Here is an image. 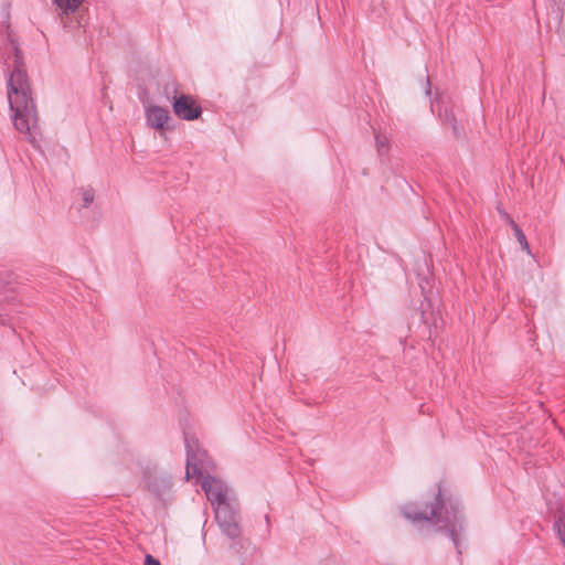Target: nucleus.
<instances>
[{
	"mask_svg": "<svg viewBox=\"0 0 565 565\" xmlns=\"http://www.w3.org/2000/svg\"><path fill=\"white\" fill-rule=\"evenodd\" d=\"M4 65L8 73V100L14 128L24 135L32 134L38 125V109L32 97L23 53L10 25L6 29Z\"/></svg>",
	"mask_w": 565,
	"mask_h": 565,
	"instance_id": "obj_1",
	"label": "nucleus"
},
{
	"mask_svg": "<svg viewBox=\"0 0 565 565\" xmlns=\"http://www.w3.org/2000/svg\"><path fill=\"white\" fill-rule=\"evenodd\" d=\"M405 519L416 522H429L437 531L445 533L459 547L460 534L463 531V515L458 502L446 501L440 488L433 502L423 510L416 503H407L401 508Z\"/></svg>",
	"mask_w": 565,
	"mask_h": 565,
	"instance_id": "obj_2",
	"label": "nucleus"
},
{
	"mask_svg": "<svg viewBox=\"0 0 565 565\" xmlns=\"http://www.w3.org/2000/svg\"><path fill=\"white\" fill-rule=\"evenodd\" d=\"M214 521L222 535L236 545L242 536L237 495L227 482L214 476Z\"/></svg>",
	"mask_w": 565,
	"mask_h": 565,
	"instance_id": "obj_3",
	"label": "nucleus"
},
{
	"mask_svg": "<svg viewBox=\"0 0 565 565\" xmlns=\"http://www.w3.org/2000/svg\"><path fill=\"white\" fill-rule=\"evenodd\" d=\"M173 111L183 120H194L202 114V108L192 96L182 94L179 97H174Z\"/></svg>",
	"mask_w": 565,
	"mask_h": 565,
	"instance_id": "obj_4",
	"label": "nucleus"
},
{
	"mask_svg": "<svg viewBox=\"0 0 565 565\" xmlns=\"http://www.w3.org/2000/svg\"><path fill=\"white\" fill-rule=\"evenodd\" d=\"M194 455L188 454L185 471L186 479H195L196 482L200 481L207 500L212 502V478L209 476L203 477L202 470L199 465L194 462Z\"/></svg>",
	"mask_w": 565,
	"mask_h": 565,
	"instance_id": "obj_5",
	"label": "nucleus"
},
{
	"mask_svg": "<svg viewBox=\"0 0 565 565\" xmlns=\"http://www.w3.org/2000/svg\"><path fill=\"white\" fill-rule=\"evenodd\" d=\"M439 118L444 126H449L456 138L463 135L462 115L455 110L454 106H445L439 109Z\"/></svg>",
	"mask_w": 565,
	"mask_h": 565,
	"instance_id": "obj_6",
	"label": "nucleus"
},
{
	"mask_svg": "<svg viewBox=\"0 0 565 565\" xmlns=\"http://www.w3.org/2000/svg\"><path fill=\"white\" fill-rule=\"evenodd\" d=\"M169 119V111L163 107L154 105L147 109V121L156 130H163Z\"/></svg>",
	"mask_w": 565,
	"mask_h": 565,
	"instance_id": "obj_7",
	"label": "nucleus"
},
{
	"mask_svg": "<svg viewBox=\"0 0 565 565\" xmlns=\"http://www.w3.org/2000/svg\"><path fill=\"white\" fill-rule=\"evenodd\" d=\"M63 13H74L84 2V0H53Z\"/></svg>",
	"mask_w": 565,
	"mask_h": 565,
	"instance_id": "obj_8",
	"label": "nucleus"
},
{
	"mask_svg": "<svg viewBox=\"0 0 565 565\" xmlns=\"http://www.w3.org/2000/svg\"><path fill=\"white\" fill-rule=\"evenodd\" d=\"M375 143H376L377 152L381 156L386 154L388 152L390 140H388L387 136H385L384 134H381V132L375 134Z\"/></svg>",
	"mask_w": 565,
	"mask_h": 565,
	"instance_id": "obj_9",
	"label": "nucleus"
},
{
	"mask_svg": "<svg viewBox=\"0 0 565 565\" xmlns=\"http://www.w3.org/2000/svg\"><path fill=\"white\" fill-rule=\"evenodd\" d=\"M513 230V233L515 235V238L516 241L519 242V244L521 245V248L523 250H525L527 254H530V246H529V243H527V239L525 237V234L523 233V231L519 227V225L516 223H512V227Z\"/></svg>",
	"mask_w": 565,
	"mask_h": 565,
	"instance_id": "obj_10",
	"label": "nucleus"
},
{
	"mask_svg": "<svg viewBox=\"0 0 565 565\" xmlns=\"http://www.w3.org/2000/svg\"><path fill=\"white\" fill-rule=\"evenodd\" d=\"M557 532L558 535L565 545V512L558 518V521L556 522Z\"/></svg>",
	"mask_w": 565,
	"mask_h": 565,
	"instance_id": "obj_11",
	"label": "nucleus"
},
{
	"mask_svg": "<svg viewBox=\"0 0 565 565\" xmlns=\"http://www.w3.org/2000/svg\"><path fill=\"white\" fill-rule=\"evenodd\" d=\"M84 207H87L94 201V190L93 189H84L82 192Z\"/></svg>",
	"mask_w": 565,
	"mask_h": 565,
	"instance_id": "obj_12",
	"label": "nucleus"
},
{
	"mask_svg": "<svg viewBox=\"0 0 565 565\" xmlns=\"http://www.w3.org/2000/svg\"><path fill=\"white\" fill-rule=\"evenodd\" d=\"M9 289H11V288L9 287V281H8L7 279H4V277H3V271L1 270V271H0V294H1L2 291L9 290Z\"/></svg>",
	"mask_w": 565,
	"mask_h": 565,
	"instance_id": "obj_13",
	"label": "nucleus"
},
{
	"mask_svg": "<svg viewBox=\"0 0 565 565\" xmlns=\"http://www.w3.org/2000/svg\"><path fill=\"white\" fill-rule=\"evenodd\" d=\"M145 565H161L160 562L154 558L152 555L147 554L145 556Z\"/></svg>",
	"mask_w": 565,
	"mask_h": 565,
	"instance_id": "obj_14",
	"label": "nucleus"
},
{
	"mask_svg": "<svg viewBox=\"0 0 565 565\" xmlns=\"http://www.w3.org/2000/svg\"><path fill=\"white\" fill-rule=\"evenodd\" d=\"M501 217L512 227V223H515L505 211H499Z\"/></svg>",
	"mask_w": 565,
	"mask_h": 565,
	"instance_id": "obj_15",
	"label": "nucleus"
},
{
	"mask_svg": "<svg viewBox=\"0 0 565 565\" xmlns=\"http://www.w3.org/2000/svg\"><path fill=\"white\" fill-rule=\"evenodd\" d=\"M430 94H431L430 81H429V77H427V79H426V95L429 96Z\"/></svg>",
	"mask_w": 565,
	"mask_h": 565,
	"instance_id": "obj_16",
	"label": "nucleus"
},
{
	"mask_svg": "<svg viewBox=\"0 0 565 565\" xmlns=\"http://www.w3.org/2000/svg\"><path fill=\"white\" fill-rule=\"evenodd\" d=\"M437 106H439V108H438V110H439V109H443V108L446 106V104H443V105L440 106V103H437ZM447 106H450V105H449V104H447Z\"/></svg>",
	"mask_w": 565,
	"mask_h": 565,
	"instance_id": "obj_17",
	"label": "nucleus"
}]
</instances>
